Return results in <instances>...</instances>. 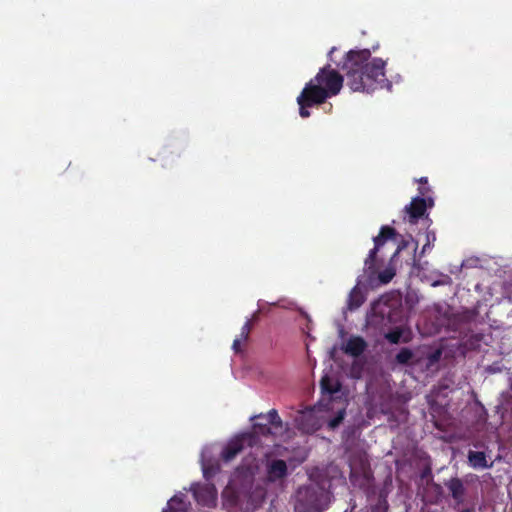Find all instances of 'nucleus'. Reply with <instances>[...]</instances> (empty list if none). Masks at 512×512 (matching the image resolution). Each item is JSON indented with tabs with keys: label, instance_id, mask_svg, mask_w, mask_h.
Segmentation results:
<instances>
[{
	"label": "nucleus",
	"instance_id": "f257e3e1",
	"mask_svg": "<svg viewBox=\"0 0 512 512\" xmlns=\"http://www.w3.org/2000/svg\"><path fill=\"white\" fill-rule=\"evenodd\" d=\"M385 61L372 58L367 49L350 51L347 54L343 69L346 71L348 85L353 91H372L384 87Z\"/></svg>",
	"mask_w": 512,
	"mask_h": 512
},
{
	"label": "nucleus",
	"instance_id": "f03ea898",
	"mask_svg": "<svg viewBox=\"0 0 512 512\" xmlns=\"http://www.w3.org/2000/svg\"><path fill=\"white\" fill-rule=\"evenodd\" d=\"M345 416L344 408L328 407L326 405H318L309 408L300 413L296 421L300 429L306 433H312L319 429L323 423L327 422L330 429H335L339 426Z\"/></svg>",
	"mask_w": 512,
	"mask_h": 512
},
{
	"label": "nucleus",
	"instance_id": "7ed1b4c3",
	"mask_svg": "<svg viewBox=\"0 0 512 512\" xmlns=\"http://www.w3.org/2000/svg\"><path fill=\"white\" fill-rule=\"evenodd\" d=\"M343 85V77L333 69L324 67L311 79L304 89L310 93L312 102L323 103L327 98L337 95Z\"/></svg>",
	"mask_w": 512,
	"mask_h": 512
},
{
	"label": "nucleus",
	"instance_id": "20e7f679",
	"mask_svg": "<svg viewBox=\"0 0 512 512\" xmlns=\"http://www.w3.org/2000/svg\"><path fill=\"white\" fill-rule=\"evenodd\" d=\"M330 503V494L321 487H305L297 493V512H321Z\"/></svg>",
	"mask_w": 512,
	"mask_h": 512
},
{
	"label": "nucleus",
	"instance_id": "39448f33",
	"mask_svg": "<svg viewBox=\"0 0 512 512\" xmlns=\"http://www.w3.org/2000/svg\"><path fill=\"white\" fill-rule=\"evenodd\" d=\"M193 492L197 502L202 505L210 506L216 501V490L211 484L195 485Z\"/></svg>",
	"mask_w": 512,
	"mask_h": 512
},
{
	"label": "nucleus",
	"instance_id": "423d86ee",
	"mask_svg": "<svg viewBox=\"0 0 512 512\" xmlns=\"http://www.w3.org/2000/svg\"><path fill=\"white\" fill-rule=\"evenodd\" d=\"M251 436L243 434L233 438L224 448L222 457L225 461L232 460L242 449L246 441H250Z\"/></svg>",
	"mask_w": 512,
	"mask_h": 512
},
{
	"label": "nucleus",
	"instance_id": "0eeeda50",
	"mask_svg": "<svg viewBox=\"0 0 512 512\" xmlns=\"http://www.w3.org/2000/svg\"><path fill=\"white\" fill-rule=\"evenodd\" d=\"M393 229L389 227H383L380 231V234L374 239L375 248L370 251L368 258L365 260V270L370 271L371 274L374 273V256L378 249V247L383 243L384 239H388L393 235Z\"/></svg>",
	"mask_w": 512,
	"mask_h": 512
},
{
	"label": "nucleus",
	"instance_id": "6e6552de",
	"mask_svg": "<svg viewBox=\"0 0 512 512\" xmlns=\"http://www.w3.org/2000/svg\"><path fill=\"white\" fill-rule=\"evenodd\" d=\"M287 475V465L283 460H272L267 464V479L270 482H277Z\"/></svg>",
	"mask_w": 512,
	"mask_h": 512
},
{
	"label": "nucleus",
	"instance_id": "1a4fd4ad",
	"mask_svg": "<svg viewBox=\"0 0 512 512\" xmlns=\"http://www.w3.org/2000/svg\"><path fill=\"white\" fill-rule=\"evenodd\" d=\"M426 200L421 197L412 199L411 203L405 207V211L408 213L410 222L414 223L418 218L424 215L426 210Z\"/></svg>",
	"mask_w": 512,
	"mask_h": 512
},
{
	"label": "nucleus",
	"instance_id": "9d476101",
	"mask_svg": "<svg viewBox=\"0 0 512 512\" xmlns=\"http://www.w3.org/2000/svg\"><path fill=\"white\" fill-rule=\"evenodd\" d=\"M366 342L361 337H351L343 347L345 353L351 356H359L366 348Z\"/></svg>",
	"mask_w": 512,
	"mask_h": 512
},
{
	"label": "nucleus",
	"instance_id": "9b49d317",
	"mask_svg": "<svg viewBox=\"0 0 512 512\" xmlns=\"http://www.w3.org/2000/svg\"><path fill=\"white\" fill-rule=\"evenodd\" d=\"M188 504L184 501L183 495H175L167 504V508L163 512H187Z\"/></svg>",
	"mask_w": 512,
	"mask_h": 512
},
{
	"label": "nucleus",
	"instance_id": "f8f14e48",
	"mask_svg": "<svg viewBox=\"0 0 512 512\" xmlns=\"http://www.w3.org/2000/svg\"><path fill=\"white\" fill-rule=\"evenodd\" d=\"M297 103L300 106L299 114L303 118H306L310 115L306 107L312 106L314 104H321L320 102H312L310 100V93L306 92L305 89H303L301 94L297 97Z\"/></svg>",
	"mask_w": 512,
	"mask_h": 512
},
{
	"label": "nucleus",
	"instance_id": "ddd939ff",
	"mask_svg": "<svg viewBox=\"0 0 512 512\" xmlns=\"http://www.w3.org/2000/svg\"><path fill=\"white\" fill-rule=\"evenodd\" d=\"M364 300H365V297H364L362 290L358 286H355L349 295V300H348L349 309H351V310L357 309L358 307H360L362 305Z\"/></svg>",
	"mask_w": 512,
	"mask_h": 512
},
{
	"label": "nucleus",
	"instance_id": "4468645a",
	"mask_svg": "<svg viewBox=\"0 0 512 512\" xmlns=\"http://www.w3.org/2000/svg\"><path fill=\"white\" fill-rule=\"evenodd\" d=\"M468 460L473 468H486L488 467L485 454L483 452L470 451Z\"/></svg>",
	"mask_w": 512,
	"mask_h": 512
},
{
	"label": "nucleus",
	"instance_id": "2eb2a0df",
	"mask_svg": "<svg viewBox=\"0 0 512 512\" xmlns=\"http://www.w3.org/2000/svg\"><path fill=\"white\" fill-rule=\"evenodd\" d=\"M448 488L453 498L460 501L464 493L462 482L459 479H452L448 483Z\"/></svg>",
	"mask_w": 512,
	"mask_h": 512
},
{
	"label": "nucleus",
	"instance_id": "dca6fc26",
	"mask_svg": "<svg viewBox=\"0 0 512 512\" xmlns=\"http://www.w3.org/2000/svg\"><path fill=\"white\" fill-rule=\"evenodd\" d=\"M386 339L393 343L397 344L400 341L407 342L409 340V336L405 335V330L397 328L385 335Z\"/></svg>",
	"mask_w": 512,
	"mask_h": 512
},
{
	"label": "nucleus",
	"instance_id": "f3484780",
	"mask_svg": "<svg viewBox=\"0 0 512 512\" xmlns=\"http://www.w3.org/2000/svg\"><path fill=\"white\" fill-rule=\"evenodd\" d=\"M322 389L328 393H335L339 390V384L337 381L325 375L321 380Z\"/></svg>",
	"mask_w": 512,
	"mask_h": 512
},
{
	"label": "nucleus",
	"instance_id": "a211bd4d",
	"mask_svg": "<svg viewBox=\"0 0 512 512\" xmlns=\"http://www.w3.org/2000/svg\"><path fill=\"white\" fill-rule=\"evenodd\" d=\"M268 422L273 425L275 429H281L283 426V423L277 413L276 410H271L266 415Z\"/></svg>",
	"mask_w": 512,
	"mask_h": 512
},
{
	"label": "nucleus",
	"instance_id": "6ab92c4d",
	"mask_svg": "<svg viewBox=\"0 0 512 512\" xmlns=\"http://www.w3.org/2000/svg\"><path fill=\"white\" fill-rule=\"evenodd\" d=\"M209 452V449L208 448H205L203 451H202V469H203V474L206 478H208L211 474H212V469L211 467L209 466L208 464V459H207V454Z\"/></svg>",
	"mask_w": 512,
	"mask_h": 512
},
{
	"label": "nucleus",
	"instance_id": "aec40b11",
	"mask_svg": "<svg viewBox=\"0 0 512 512\" xmlns=\"http://www.w3.org/2000/svg\"><path fill=\"white\" fill-rule=\"evenodd\" d=\"M395 275V271L393 268H387L383 272L379 274V280L386 284L392 280Z\"/></svg>",
	"mask_w": 512,
	"mask_h": 512
},
{
	"label": "nucleus",
	"instance_id": "412c9836",
	"mask_svg": "<svg viewBox=\"0 0 512 512\" xmlns=\"http://www.w3.org/2000/svg\"><path fill=\"white\" fill-rule=\"evenodd\" d=\"M397 361L400 363H407L412 358V352L408 349H403L397 354Z\"/></svg>",
	"mask_w": 512,
	"mask_h": 512
},
{
	"label": "nucleus",
	"instance_id": "4be33fe9",
	"mask_svg": "<svg viewBox=\"0 0 512 512\" xmlns=\"http://www.w3.org/2000/svg\"><path fill=\"white\" fill-rule=\"evenodd\" d=\"M250 329H251V325H250V322L247 321L243 327H242V330H241V338L243 339V341H245L247 338H248V335H249V332H250Z\"/></svg>",
	"mask_w": 512,
	"mask_h": 512
},
{
	"label": "nucleus",
	"instance_id": "5701e85b",
	"mask_svg": "<svg viewBox=\"0 0 512 512\" xmlns=\"http://www.w3.org/2000/svg\"><path fill=\"white\" fill-rule=\"evenodd\" d=\"M426 238H427V243L424 244V246H423V249H422L423 253L429 248L430 244L433 243L436 239L435 235L430 234V233L427 234Z\"/></svg>",
	"mask_w": 512,
	"mask_h": 512
},
{
	"label": "nucleus",
	"instance_id": "b1692460",
	"mask_svg": "<svg viewBox=\"0 0 512 512\" xmlns=\"http://www.w3.org/2000/svg\"><path fill=\"white\" fill-rule=\"evenodd\" d=\"M243 341L241 336L239 338H236L233 342V349L234 351L238 352L240 350V343Z\"/></svg>",
	"mask_w": 512,
	"mask_h": 512
},
{
	"label": "nucleus",
	"instance_id": "393cba45",
	"mask_svg": "<svg viewBox=\"0 0 512 512\" xmlns=\"http://www.w3.org/2000/svg\"><path fill=\"white\" fill-rule=\"evenodd\" d=\"M427 190H428L427 188H421V189L419 190V192H420V194H421L422 196H425V195H426V191H427Z\"/></svg>",
	"mask_w": 512,
	"mask_h": 512
},
{
	"label": "nucleus",
	"instance_id": "a878e982",
	"mask_svg": "<svg viewBox=\"0 0 512 512\" xmlns=\"http://www.w3.org/2000/svg\"><path fill=\"white\" fill-rule=\"evenodd\" d=\"M229 493H230L229 488L225 489L224 492H223V497L226 498Z\"/></svg>",
	"mask_w": 512,
	"mask_h": 512
},
{
	"label": "nucleus",
	"instance_id": "bb28decb",
	"mask_svg": "<svg viewBox=\"0 0 512 512\" xmlns=\"http://www.w3.org/2000/svg\"><path fill=\"white\" fill-rule=\"evenodd\" d=\"M419 181L420 183H427V178H421Z\"/></svg>",
	"mask_w": 512,
	"mask_h": 512
},
{
	"label": "nucleus",
	"instance_id": "cd10ccee",
	"mask_svg": "<svg viewBox=\"0 0 512 512\" xmlns=\"http://www.w3.org/2000/svg\"><path fill=\"white\" fill-rule=\"evenodd\" d=\"M461 512H472L470 509H464Z\"/></svg>",
	"mask_w": 512,
	"mask_h": 512
},
{
	"label": "nucleus",
	"instance_id": "c85d7f7f",
	"mask_svg": "<svg viewBox=\"0 0 512 512\" xmlns=\"http://www.w3.org/2000/svg\"><path fill=\"white\" fill-rule=\"evenodd\" d=\"M335 50V48H332L329 52V55H331L333 53V51Z\"/></svg>",
	"mask_w": 512,
	"mask_h": 512
},
{
	"label": "nucleus",
	"instance_id": "c756f323",
	"mask_svg": "<svg viewBox=\"0 0 512 512\" xmlns=\"http://www.w3.org/2000/svg\"><path fill=\"white\" fill-rule=\"evenodd\" d=\"M429 204H430V205H433V201H432V199H429Z\"/></svg>",
	"mask_w": 512,
	"mask_h": 512
}]
</instances>
